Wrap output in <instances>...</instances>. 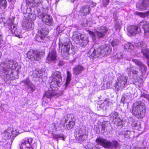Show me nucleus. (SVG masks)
<instances>
[{
  "mask_svg": "<svg viewBox=\"0 0 149 149\" xmlns=\"http://www.w3.org/2000/svg\"><path fill=\"white\" fill-rule=\"evenodd\" d=\"M61 73L60 71H56L53 73L52 80L50 83V87L51 90H49L47 92H45L42 96V99L43 102H46L47 98L51 99L54 95H61L63 93V90L61 91L55 92L58 87L62 85V77Z\"/></svg>",
  "mask_w": 149,
  "mask_h": 149,
  "instance_id": "1",
  "label": "nucleus"
},
{
  "mask_svg": "<svg viewBox=\"0 0 149 149\" xmlns=\"http://www.w3.org/2000/svg\"><path fill=\"white\" fill-rule=\"evenodd\" d=\"M59 50L61 52L63 58L67 59L69 58V55H73L75 53L74 47L68 38H66L63 42L59 43Z\"/></svg>",
  "mask_w": 149,
  "mask_h": 149,
  "instance_id": "2",
  "label": "nucleus"
},
{
  "mask_svg": "<svg viewBox=\"0 0 149 149\" xmlns=\"http://www.w3.org/2000/svg\"><path fill=\"white\" fill-rule=\"evenodd\" d=\"M146 107L142 102L138 101L134 103L132 113L138 119H141L145 116Z\"/></svg>",
  "mask_w": 149,
  "mask_h": 149,
  "instance_id": "3",
  "label": "nucleus"
},
{
  "mask_svg": "<svg viewBox=\"0 0 149 149\" xmlns=\"http://www.w3.org/2000/svg\"><path fill=\"white\" fill-rule=\"evenodd\" d=\"M95 142L98 145L104 148L108 149H112L114 147L117 148L120 145L118 142L116 140H113L111 142L104 138L101 137L96 139Z\"/></svg>",
  "mask_w": 149,
  "mask_h": 149,
  "instance_id": "4",
  "label": "nucleus"
},
{
  "mask_svg": "<svg viewBox=\"0 0 149 149\" xmlns=\"http://www.w3.org/2000/svg\"><path fill=\"white\" fill-rule=\"evenodd\" d=\"M83 35L78 32L73 33V38L74 42L81 47H85L88 43V41L87 38L82 36Z\"/></svg>",
  "mask_w": 149,
  "mask_h": 149,
  "instance_id": "5",
  "label": "nucleus"
},
{
  "mask_svg": "<svg viewBox=\"0 0 149 149\" xmlns=\"http://www.w3.org/2000/svg\"><path fill=\"white\" fill-rule=\"evenodd\" d=\"M110 31V30L107 26H100L98 30L94 33L92 32L91 35L93 40H95L96 38H103L109 33Z\"/></svg>",
  "mask_w": 149,
  "mask_h": 149,
  "instance_id": "6",
  "label": "nucleus"
},
{
  "mask_svg": "<svg viewBox=\"0 0 149 149\" xmlns=\"http://www.w3.org/2000/svg\"><path fill=\"white\" fill-rule=\"evenodd\" d=\"M44 52L31 49L26 54L27 57L32 61H38L43 57Z\"/></svg>",
  "mask_w": 149,
  "mask_h": 149,
  "instance_id": "7",
  "label": "nucleus"
},
{
  "mask_svg": "<svg viewBox=\"0 0 149 149\" xmlns=\"http://www.w3.org/2000/svg\"><path fill=\"white\" fill-rule=\"evenodd\" d=\"M14 19L8 20L7 22V25L9 29V30L12 33H14L15 36L19 38L22 37L21 30L19 29L16 28V24H13Z\"/></svg>",
  "mask_w": 149,
  "mask_h": 149,
  "instance_id": "8",
  "label": "nucleus"
},
{
  "mask_svg": "<svg viewBox=\"0 0 149 149\" xmlns=\"http://www.w3.org/2000/svg\"><path fill=\"white\" fill-rule=\"evenodd\" d=\"M40 26L39 25L38 33L35 37V40L39 42H41L43 40L48 33V31L45 29L44 25L42 24H40Z\"/></svg>",
  "mask_w": 149,
  "mask_h": 149,
  "instance_id": "9",
  "label": "nucleus"
},
{
  "mask_svg": "<svg viewBox=\"0 0 149 149\" xmlns=\"http://www.w3.org/2000/svg\"><path fill=\"white\" fill-rule=\"evenodd\" d=\"M127 77L121 76L119 77L115 84V89L118 91L123 87H126L128 84L127 82Z\"/></svg>",
  "mask_w": 149,
  "mask_h": 149,
  "instance_id": "10",
  "label": "nucleus"
},
{
  "mask_svg": "<svg viewBox=\"0 0 149 149\" xmlns=\"http://www.w3.org/2000/svg\"><path fill=\"white\" fill-rule=\"evenodd\" d=\"M7 63L10 70L9 73H13V72L14 73H17V75L19 74V69H20V67L18 65L16 61L10 60L8 61Z\"/></svg>",
  "mask_w": 149,
  "mask_h": 149,
  "instance_id": "11",
  "label": "nucleus"
},
{
  "mask_svg": "<svg viewBox=\"0 0 149 149\" xmlns=\"http://www.w3.org/2000/svg\"><path fill=\"white\" fill-rule=\"evenodd\" d=\"M101 49L100 46L96 48H92L88 52V56L91 58H95L103 56Z\"/></svg>",
  "mask_w": 149,
  "mask_h": 149,
  "instance_id": "12",
  "label": "nucleus"
},
{
  "mask_svg": "<svg viewBox=\"0 0 149 149\" xmlns=\"http://www.w3.org/2000/svg\"><path fill=\"white\" fill-rule=\"evenodd\" d=\"M74 122L72 120V117L70 115H67L65 118V123L63 125L64 128L67 130H70L74 127Z\"/></svg>",
  "mask_w": 149,
  "mask_h": 149,
  "instance_id": "13",
  "label": "nucleus"
},
{
  "mask_svg": "<svg viewBox=\"0 0 149 149\" xmlns=\"http://www.w3.org/2000/svg\"><path fill=\"white\" fill-rule=\"evenodd\" d=\"M74 133L76 138L77 140L81 142H83L86 139L87 136L83 134L81 129H76Z\"/></svg>",
  "mask_w": 149,
  "mask_h": 149,
  "instance_id": "14",
  "label": "nucleus"
},
{
  "mask_svg": "<svg viewBox=\"0 0 149 149\" xmlns=\"http://www.w3.org/2000/svg\"><path fill=\"white\" fill-rule=\"evenodd\" d=\"M127 31L129 36H134L141 32V29L138 24L136 26L132 25L129 26L127 28Z\"/></svg>",
  "mask_w": 149,
  "mask_h": 149,
  "instance_id": "15",
  "label": "nucleus"
},
{
  "mask_svg": "<svg viewBox=\"0 0 149 149\" xmlns=\"http://www.w3.org/2000/svg\"><path fill=\"white\" fill-rule=\"evenodd\" d=\"M138 45L141 48V54L144 57L148 59L149 58V50L146 48L147 45L143 42L138 43Z\"/></svg>",
  "mask_w": 149,
  "mask_h": 149,
  "instance_id": "16",
  "label": "nucleus"
},
{
  "mask_svg": "<svg viewBox=\"0 0 149 149\" xmlns=\"http://www.w3.org/2000/svg\"><path fill=\"white\" fill-rule=\"evenodd\" d=\"M15 133V131H13L11 129H8L2 133V134L5 139H8L15 137L17 135Z\"/></svg>",
  "mask_w": 149,
  "mask_h": 149,
  "instance_id": "17",
  "label": "nucleus"
},
{
  "mask_svg": "<svg viewBox=\"0 0 149 149\" xmlns=\"http://www.w3.org/2000/svg\"><path fill=\"white\" fill-rule=\"evenodd\" d=\"M132 60L136 65L139 67L142 73L144 74L147 70V68L146 65L138 60L133 59Z\"/></svg>",
  "mask_w": 149,
  "mask_h": 149,
  "instance_id": "18",
  "label": "nucleus"
},
{
  "mask_svg": "<svg viewBox=\"0 0 149 149\" xmlns=\"http://www.w3.org/2000/svg\"><path fill=\"white\" fill-rule=\"evenodd\" d=\"M103 56L109 54L111 52L112 49L110 45H105L100 46Z\"/></svg>",
  "mask_w": 149,
  "mask_h": 149,
  "instance_id": "19",
  "label": "nucleus"
},
{
  "mask_svg": "<svg viewBox=\"0 0 149 149\" xmlns=\"http://www.w3.org/2000/svg\"><path fill=\"white\" fill-rule=\"evenodd\" d=\"M149 5V0H143L136 4V7L139 10L145 9Z\"/></svg>",
  "mask_w": 149,
  "mask_h": 149,
  "instance_id": "20",
  "label": "nucleus"
},
{
  "mask_svg": "<svg viewBox=\"0 0 149 149\" xmlns=\"http://www.w3.org/2000/svg\"><path fill=\"white\" fill-rule=\"evenodd\" d=\"M7 63L3 62L0 65V74H3L4 73H9L10 70L8 67Z\"/></svg>",
  "mask_w": 149,
  "mask_h": 149,
  "instance_id": "21",
  "label": "nucleus"
},
{
  "mask_svg": "<svg viewBox=\"0 0 149 149\" xmlns=\"http://www.w3.org/2000/svg\"><path fill=\"white\" fill-rule=\"evenodd\" d=\"M138 26L143 29L144 33H149V22L142 21L138 24Z\"/></svg>",
  "mask_w": 149,
  "mask_h": 149,
  "instance_id": "22",
  "label": "nucleus"
},
{
  "mask_svg": "<svg viewBox=\"0 0 149 149\" xmlns=\"http://www.w3.org/2000/svg\"><path fill=\"white\" fill-rule=\"evenodd\" d=\"M132 95L128 90L126 91L123 94L121 100V102L123 103H127L130 100Z\"/></svg>",
  "mask_w": 149,
  "mask_h": 149,
  "instance_id": "23",
  "label": "nucleus"
},
{
  "mask_svg": "<svg viewBox=\"0 0 149 149\" xmlns=\"http://www.w3.org/2000/svg\"><path fill=\"white\" fill-rule=\"evenodd\" d=\"M26 1L28 6L31 7L28 8V11H34L35 10L34 7L37 6L39 4L38 2L36 1V0H26Z\"/></svg>",
  "mask_w": 149,
  "mask_h": 149,
  "instance_id": "24",
  "label": "nucleus"
},
{
  "mask_svg": "<svg viewBox=\"0 0 149 149\" xmlns=\"http://www.w3.org/2000/svg\"><path fill=\"white\" fill-rule=\"evenodd\" d=\"M56 50L53 49L50 51L47 58L48 61H54L56 59Z\"/></svg>",
  "mask_w": 149,
  "mask_h": 149,
  "instance_id": "25",
  "label": "nucleus"
},
{
  "mask_svg": "<svg viewBox=\"0 0 149 149\" xmlns=\"http://www.w3.org/2000/svg\"><path fill=\"white\" fill-rule=\"evenodd\" d=\"M43 22L49 26H52L53 25L54 22L52 17L49 15H47L42 19Z\"/></svg>",
  "mask_w": 149,
  "mask_h": 149,
  "instance_id": "26",
  "label": "nucleus"
},
{
  "mask_svg": "<svg viewBox=\"0 0 149 149\" xmlns=\"http://www.w3.org/2000/svg\"><path fill=\"white\" fill-rule=\"evenodd\" d=\"M2 75L4 76L3 78L5 81H6L12 79L13 78V77L15 78L18 77V75H17V73H14L13 72V73L10 74L5 73Z\"/></svg>",
  "mask_w": 149,
  "mask_h": 149,
  "instance_id": "27",
  "label": "nucleus"
},
{
  "mask_svg": "<svg viewBox=\"0 0 149 149\" xmlns=\"http://www.w3.org/2000/svg\"><path fill=\"white\" fill-rule=\"evenodd\" d=\"M84 67L79 65L75 67L73 69V72L74 74L77 75L81 74L84 69Z\"/></svg>",
  "mask_w": 149,
  "mask_h": 149,
  "instance_id": "28",
  "label": "nucleus"
},
{
  "mask_svg": "<svg viewBox=\"0 0 149 149\" xmlns=\"http://www.w3.org/2000/svg\"><path fill=\"white\" fill-rule=\"evenodd\" d=\"M35 10L33 11L31 10L28 11V9L27 10V12L28 13V17H27L28 20L29 21H33L35 20L36 17V15L33 13L34 12Z\"/></svg>",
  "mask_w": 149,
  "mask_h": 149,
  "instance_id": "29",
  "label": "nucleus"
},
{
  "mask_svg": "<svg viewBox=\"0 0 149 149\" xmlns=\"http://www.w3.org/2000/svg\"><path fill=\"white\" fill-rule=\"evenodd\" d=\"M91 10V7L88 5H85L82 7L81 11L84 15H86L87 14H89Z\"/></svg>",
  "mask_w": 149,
  "mask_h": 149,
  "instance_id": "30",
  "label": "nucleus"
},
{
  "mask_svg": "<svg viewBox=\"0 0 149 149\" xmlns=\"http://www.w3.org/2000/svg\"><path fill=\"white\" fill-rule=\"evenodd\" d=\"M67 77L66 81L65 84L63 86V88L64 89H66L68 87V86L70 84V82L71 81L72 75L70 72L67 71Z\"/></svg>",
  "mask_w": 149,
  "mask_h": 149,
  "instance_id": "31",
  "label": "nucleus"
},
{
  "mask_svg": "<svg viewBox=\"0 0 149 149\" xmlns=\"http://www.w3.org/2000/svg\"><path fill=\"white\" fill-rule=\"evenodd\" d=\"M22 26L26 30H29L33 29V26L32 23L29 22L24 21L23 23Z\"/></svg>",
  "mask_w": 149,
  "mask_h": 149,
  "instance_id": "32",
  "label": "nucleus"
},
{
  "mask_svg": "<svg viewBox=\"0 0 149 149\" xmlns=\"http://www.w3.org/2000/svg\"><path fill=\"white\" fill-rule=\"evenodd\" d=\"M134 132L130 130H126L124 132V135L125 138L128 139H132L134 136Z\"/></svg>",
  "mask_w": 149,
  "mask_h": 149,
  "instance_id": "33",
  "label": "nucleus"
},
{
  "mask_svg": "<svg viewBox=\"0 0 149 149\" xmlns=\"http://www.w3.org/2000/svg\"><path fill=\"white\" fill-rule=\"evenodd\" d=\"M105 125L103 123L101 125H100L96 128V130L97 133H102L105 132Z\"/></svg>",
  "mask_w": 149,
  "mask_h": 149,
  "instance_id": "34",
  "label": "nucleus"
},
{
  "mask_svg": "<svg viewBox=\"0 0 149 149\" xmlns=\"http://www.w3.org/2000/svg\"><path fill=\"white\" fill-rule=\"evenodd\" d=\"M130 119L132 120L131 125L133 127L136 128L138 130L139 128H141V124L140 122L135 121L131 118H130Z\"/></svg>",
  "mask_w": 149,
  "mask_h": 149,
  "instance_id": "35",
  "label": "nucleus"
},
{
  "mask_svg": "<svg viewBox=\"0 0 149 149\" xmlns=\"http://www.w3.org/2000/svg\"><path fill=\"white\" fill-rule=\"evenodd\" d=\"M38 17L39 19H42L44 18V17L47 15V14L44 12H41L40 10L39 9H37L35 13Z\"/></svg>",
  "mask_w": 149,
  "mask_h": 149,
  "instance_id": "36",
  "label": "nucleus"
},
{
  "mask_svg": "<svg viewBox=\"0 0 149 149\" xmlns=\"http://www.w3.org/2000/svg\"><path fill=\"white\" fill-rule=\"evenodd\" d=\"M26 143H22V142L20 146L21 149H33L31 147V144L26 142Z\"/></svg>",
  "mask_w": 149,
  "mask_h": 149,
  "instance_id": "37",
  "label": "nucleus"
},
{
  "mask_svg": "<svg viewBox=\"0 0 149 149\" xmlns=\"http://www.w3.org/2000/svg\"><path fill=\"white\" fill-rule=\"evenodd\" d=\"M32 76L33 77V80L35 81H40V79H41L40 77L38 75V74L36 72V71L34 70L33 71Z\"/></svg>",
  "mask_w": 149,
  "mask_h": 149,
  "instance_id": "38",
  "label": "nucleus"
},
{
  "mask_svg": "<svg viewBox=\"0 0 149 149\" xmlns=\"http://www.w3.org/2000/svg\"><path fill=\"white\" fill-rule=\"evenodd\" d=\"M7 2L6 0H0V9H5L7 6Z\"/></svg>",
  "mask_w": 149,
  "mask_h": 149,
  "instance_id": "39",
  "label": "nucleus"
},
{
  "mask_svg": "<svg viewBox=\"0 0 149 149\" xmlns=\"http://www.w3.org/2000/svg\"><path fill=\"white\" fill-rule=\"evenodd\" d=\"M113 122L114 123L115 125L117 126H121L123 124V123L122 117H120V118L115 119Z\"/></svg>",
  "mask_w": 149,
  "mask_h": 149,
  "instance_id": "40",
  "label": "nucleus"
},
{
  "mask_svg": "<svg viewBox=\"0 0 149 149\" xmlns=\"http://www.w3.org/2000/svg\"><path fill=\"white\" fill-rule=\"evenodd\" d=\"M138 149H148V144L147 142L142 141L140 145L138 147Z\"/></svg>",
  "mask_w": 149,
  "mask_h": 149,
  "instance_id": "41",
  "label": "nucleus"
},
{
  "mask_svg": "<svg viewBox=\"0 0 149 149\" xmlns=\"http://www.w3.org/2000/svg\"><path fill=\"white\" fill-rule=\"evenodd\" d=\"M121 117V115L118 114L117 112L114 111L112 114V115L111 116V118L113 122L115 119L120 118Z\"/></svg>",
  "mask_w": 149,
  "mask_h": 149,
  "instance_id": "42",
  "label": "nucleus"
},
{
  "mask_svg": "<svg viewBox=\"0 0 149 149\" xmlns=\"http://www.w3.org/2000/svg\"><path fill=\"white\" fill-rule=\"evenodd\" d=\"M52 136L53 138L55 139L57 141H58V139L59 138H62L63 140L65 141V137L63 134L58 135L54 134H52Z\"/></svg>",
  "mask_w": 149,
  "mask_h": 149,
  "instance_id": "43",
  "label": "nucleus"
},
{
  "mask_svg": "<svg viewBox=\"0 0 149 149\" xmlns=\"http://www.w3.org/2000/svg\"><path fill=\"white\" fill-rule=\"evenodd\" d=\"M27 89L30 91L33 92L35 91L36 88L35 86L31 82L27 86Z\"/></svg>",
  "mask_w": 149,
  "mask_h": 149,
  "instance_id": "44",
  "label": "nucleus"
},
{
  "mask_svg": "<svg viewBox=\"0 0 149 149\" xmlns=\"http://www.w3.org/2000/svg\"><path fill=\"white\" fill-rule=\"evenodd\" d=\"M136 13L137 15H139L141 17H144L149 15V11L144 13H140L137 12H136Z\"/></svg>",
  "mask_w": 149,
  "mask_h": 149,
  "instance_id": "45",
  "label": "nucleus"
},
{
  "mask_svg": "<svg viewBox=\"0 0 149 149\" xmlns=\"http://www.w3.org/2000/svg\"><path fill=\"white\" fill-rule=\"evenodd\" d=\"M105 125V129H104L105 132L109 134L111 131V128L110 125H107L106 124Z\"/></svg>",
  "mask_w": 149,
  "mask_h": 149,
  "instance_id": "46",
  "label": "nucleus"
},
{
  "mask_svg": "<svg viewBox=\"0 0 149 149\" xmlns=\"http://www.w3.org/2000/svg\"><path fill=\"white\" fill-rule=\"evenodd\" d=\"M125 49H134V46L133 45L130 43H127L125 47Z\"/></svg>",
  "mask_w": 149,
  "mask_h": 149,
  "instance_id": "47",
  "label": "nucleus"
},
{
  "mask_svg": "<svg viewBox=\"0 0 149 149\" xmlns=\"http://www.w3.org/2000/svg\"><path fill=\"white\" fill-rule=\"evenodd\" d=\"M115 22V28L117 30L118 29H120L121 27V25L119 22V21L117 20L114 21Z\"/></svg>",
  "mask_w": 149,
  "mask_h": 149,
  "instance_id": "48",
  "label": "nucleus"
},
{
  "mask_svg": "<svg viewBox=\"0 0 149 149\" xmlns=\"http://www.w3.org/2000/svg\"><path fill=\"white\" fill-rule=\"evenodd\" d=\"M140 97L146 98L149 102V94L146 93L144 92H142L141 94Z\"/></svg>",
  "mask_w": 149,
  "mask_h": 149,
  "instance_id": "49",
  "label": "nucleus"
},
{
  "mask_svg": "<svg viewBox=\"0 0 149 149\" xmlns=\"http://www.w3.org/2000/svg\"><path fill=\"white\" fill-rule=\"evenodd\" d=\"M36 71V72L38 74V75L40 77V78L42 79V74L43 72V71L41 69H39L38 68H36L34 70Z\"/></svg>",
  "mask_w": 149,
  "mask_h": 149,
  "instance_id": "50",
  "label": "nucleus"
},
{
  "mask_svg": "<svg viewBox=\"0 0 149 149\" xmlns=\"http://www.w3.org/2000/svg\"><path fill=\"white\" fill-rule=\"evenodd\" d=\"M85 149H100V148L97 147L95 146H93L88 145L87 146H86L84 147Z\"/></svg>",
  "mask_w": 149,
  "mask_h": 149,
  "instance_id": "51",
  "label": "nucleus"
},
{
  "mask_svg": "<svg viewBox=\"0 0 149 149\" xmlns=\"http://www.w3.org/2000/svg\"><path fill=\"white\" fill-rule=\"evenodd\" d=\"M21 83H24L27 86L31 82L29 81V78L27 77L26 79H24L22 81Z\"/></svg>",
  "mask_w": 149,
  "mask_h": 149,
  "instance_id": "52",
  "label": "nucleus"
},
{
  "mask_svg": "<svg viewBox=\"0 0 149 149\" xmlns=\"http://www.w3.org/2000/svg\"><path fill=\"white\" fill-rule=\"evenodd\" d=\"M33 139L31 138L26 139L25 140H24L22 141V143H26V142H27V143H28L31 144L32 143Z\"/></svg>",
  "mask_w": 149,
  "mask_h": 149,
  "instance_id": "53",
  "label": "nucleus"
},
{
  "mask_svg": "<svg viewBox=\"0 0 149 149\" xmlns=\"http://www.w3.org/2000/svg\"><path fill=\"white\" fill-rule=\"evenodd\" d=\"M115 57L118 59H122L123 58V54L121 52L118 53L115 56Z\"/></svg>",
  "mask_w": 149,
  "mask_h": 149,
  "instance_id": "54",
  "label": "nucleus"
},
{
  "mask_svg": "<svg viewBox=\"0 0 149 149\" xmlns=\"http://www.w3.org/2000/svg\"><path fill=\"white\" fill-rule=\"evenodd\" d=\"M118 13L117 12H114L113 13V17L114 19V21H116L118 20Z\"/></svg>",
  "mask_w": 149,
  "mask_h": 149,
  "instance_id": "55",
  "label": "nucleus"
},
{
  "mask_svg": "<svg viewBox=\"0 0 149 149\" xmlns=\"http://www.w3.org/2000/svg\"><path fill=\"white\" fill-rule=\"evenodd\" d=\"M133 70L132 69L131 67L130 66L127 67V68L126 72L129 74H130L131 72H132Z\"/></svg>",
  "mask_w": 149,
  "mask_h": 149,
  "instance_id": "56",
  "label": "nucleus"
},
{
  "mask_svg": "<svg viewBox=\"0 0 149 149\" xmlns=\"http://www.w3.org/2000/svg\"><path fill=\"white\" fill-rule=\"evenodd\" d=\"M64 64L63 61L62 60H59L58 62V65L59 66H61L63 65Z\"/></svg>",
  "mask_w": 149,
  "mask_h": 149,
  "instance_id": "57",
  "label": "nucleus"
},
{
  "mask_svg": "<svg viewBox=\"0 0 149 149\" xmlns=\"http://www.w3.org/2000/svg\"><path fill=\"white\" fill-rule=\"evenodd\" d=\"M132 74L136 76H138L139 72L138 70H133L132 72Z\"/></svg>",
  "mask_w": 149,
  "mask_h": 149,
  "instance_id": "58",
  "label": "nucleus"
},
{
  "mask_svg": "<svg viewBox=\"0 0 149 149\" xmlns=\"http://www.w3.org/2000/svg\"><path fill=\"white\" fill-rule=\"evenodd\" d=\"M118 44V43L115 40H113L112 43H111V45L113 47L114 46H116Z\"/></svg>",
  "mask_w": 149,
  "mask_h": 149,
  "instance_id": "59",
  "label": "nucleus"
},
{
  "mask_svg": "<svg viewBox=\"0 0 149 149\" xmlns=\"http://www.w3.org/2000/svg\"><path fill=\"white\" fill-rule=\"evenodd\" d=\"M102 1L103 5L104 6H106L107 5L109 2V0H102Z\"/></svg>",
  "mask_w": 149,
  "mask_h": 149,
  "instance_id": "60",
  "label": "nucleus"
},
{
  "mask_svg": "<svg viewBox=\"0 0 149 149\" xmlns=\"http://www.w3.org/2000/svg\"><path fill=\"white\" fill-rule=\"evenodd\" d=\"M3 42L2 39V36L1 34H0V44L2 43Z\"/></svg>",
  "mask_w": 149,
  "mask_h": 149,
  "instance_id": "61",
  "label": "nucleus"
},
{
  "mask_svg": "<svg viewBox=\"0 0 149 149\" xmlns=\"http://www.w3.org/2000/svg\"><path fill=\"white\" fill-rule=\"evenodd\" d=\"M109 99H106L105 100L104 102V104H107L109 103Z\"/></svg>",
  "mask_w": 149,
  "mask_h": 149,
  "instance_id": "62",
  "label": "nucleus"
},
{
  "mask_svg": "<svg viewBox=\"0 0 149 149\" xmlns=\"http://www.w3.org/2000/svg\"><path fill=\"white\" fill-rule=\"evenodd\" d=\"M126 149H132V148L131 147H130L129 146H128L127 147H126Z\"/></svg>",
  "mask_w": 149,
  "mask_h": 149,
  "instance_id": "63",
  "label": "nucleus"
},
{
  "mask_svg": "<svg viewBox=\"0 0 149 149\" xmlns=\"http://www.w3.org/2000/svg\"><path fill=\"white\" fill-rule=\"evenodd\" d=\"M60 26H58L57 27V29H60Z\"/></svg>",
  "mask_w": 149,
  "mask_h": 149,
  "instance_id": "64",
  "label": "nucleus"
}]
</instances>
